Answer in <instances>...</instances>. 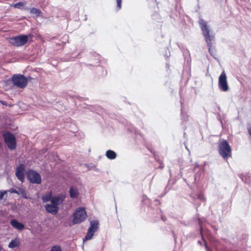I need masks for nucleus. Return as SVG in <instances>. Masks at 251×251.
<instances>
[{
    "instance_id": "nucleus-1",
    "label": "nucleus",
    "mask_w": 251,
    "mask_h": 251,
    "mask_svg": "<svg viewBox=\"0 0 251 251\" xmlns=\"http://www.w3.org/2000/svg\"><path fill=\"white\" fill-rule=\"evenodd\" d=\"M198 23L202 31V34L208 47V50L210 51L212 41L214 40L215 38L214 34H213L211 30L210 26L208 25V23L206 21L200 18L198 21Z\"/></svg>"
},
{
    "instance_id": "nucleus-2",
    "label": "nucleus",
    "mask_w": 251,
    "mask_h": 251,
    "mask_svg": "<svg viewBox=\"0 0 251 251\" xmlns=\"http://www.w3.org/2000/svg\"><path fill=\"white\" fill-rule=\"evenodd\" d=\"M198 23L202 31V34L208 47V50L210 51L212 41L214 40L215 38L214 34H213L211 30L210 26L208 25V23L206 21L200 18L198 21Z\"/></svg>"
},
{
    "instance_id": "nucleus-3",
    "label": "nucleus",
    "mask_w": 251,
    "mask_h": 251,
    "mask_svg": "<svg viewBox=\"0 0 251 251\" xmlns=\"http://www.w3.org/2000/svg\"><path fill=\"white\" fill-rule=\"evenodd\" d=\"M219 152L224 159H227L231 156V148L226 140L219 143Z\"/></svg>"
},
{
    "instance_id": "nucleus-4",
    "label": "nucleus",
    "mask_w": 251,
    "mask_h": 251,
    "mask_svg": "<svg viewBox=\"0 0 251 251\" xmlns=\"http://www.w3.org/2000/svg\"><path fill=\"white\" fill-rule=\"evenodd\" d=\"M87 216L84 208L78 207L73 215V224L75 225L81 223L86 219Z\"/></svg>"
},
{
    "instance_id": "nucleus-5",
    "label": "nucleus",
    "mask_w": 251,
    "mask_h": 251,
    "mask_svg": "<svg viewBox=\"0 0 251 251\" xmlns=\"http://www.w3.org/2000/svg\"><path fill=\"white\" fill-rule=\"evenodd\" d=\"M12 81L14 86L19 88H25L28 83L27 78L22 75L15 74L12 77Z\"/></svg>"
},
{
    "instance_id": "nucleus-6",
    "label": "nucleus",
    "mask_w": 251,
    "mask_h": 251,
    "mask_svg": "<svg viewBox=\"0 0 251 251\" xmlns=\"http://www.w3.org/2000/svg\"><path fill=\"white\" fill-rule=\"evenodd\" d=\"M28 36L20 35L10 38L11 43L17 47L25 45L27 42Z\"/></svg>"
},
{
    "instance_id": "nucleus-7",
    "label": "nucleus",
    "mask_w": 251,
    "mask_h": 251,
    "mask_svg": "<svg viewBox=\"0 0 251 251\" xmlns=\"http://www.w3.org/2000/svg\"><path fill=\"white\" fill-rule=\"evenodd\" d=\"M27 177L31 183L40 184L42 181L40 175L33 170H29L26 174Z\"/></svg>"
},
{
    "instance_id": "nucleus-8",
    "label": "nucleus",
    "mask_w": 251,
    "mask_h": 251,
    "mask_svg": "<svg viewBox=\"0 0 251 251\" xmlns=\"http://www.w3.org/2000/svg\"><path fill=\"white\" fill-rule=\"evenodd\" d=\"M4 138L5 143L9 149L13 150L16 148V139L13 134L9 132L6 133L4 134Z\"/></svg>"
},
{
    "instance_id": "nucleus-9",
    "label": "nucleus",
    "mask_w": 251,
    "mask_h": 251,
    "mask_svg": "<svg viewBox=\"0 0 251 251\" xmlns=\"http://www.w3.org/2000/svg\"><path fill=\"white\" fill-rule=\"evenodd\" d=\"M218 86L221 90L224 92L227 91L229 89L226 75L225 71H223L219 76Z\"/></svg>"
},
{
    "instance_id": "nucleus-10",
    "label": "nucleus",
    "mask_w": 251,
    "mask_h": 251,
    "mask_svg": "<svg viewBox=\"0 0 251 251\" xmlns=\"http://www.w3.org/2000/svg\"><path fill=\"white\" fill-rule=\"evenodd\" d=\"M25 168L23 164H20L16 169V176L18 179L23 182L25 179Z\"/></svg>"
},
{
    "instance_id": "nucleus-11",
    "label": "nucleus",
    "mask_w": 251,
    "mask_h": 251,
    "mask_svg": "<svg viewBox=\"0 0 251 251\" xmlns=\"http://www.w3.org/2000/svg\"><path fill=\"white\" fill-rule=\"evenodd\" d=\"M65 198V197L62 195L60 194L57 196L52 197L51 201V203L56 206L61 204Z\"/></svg>"
},
{
    "instance_id": "nucleus-12",
    "label": "nucleus",
    "mask_w": 251,
    "mask_h": 251,
    "mask_svg": "<svg viewBox=\"0 0 251 251\" xmlns=\"http://www.w3.org/2000/svg\"><path fill=\"white\" fill-rule=\"evenodd\" d=\"M46 210L50 214L55 215L59 210L58 206H56L52 204H47L45 206Z\"/></svg>"
},
{
    "instance_id": "nucleus-13",
    "label": "nucleus",
    "mask_w": 251,
    "mask_h": 251,
    "mask_svg": "<svg viewBox=\"0 0 251 251\" xmlns=\"http://www.w3.org/2000/svg\"><path fill=\"white\" fill-rule=\"evenodd\" d=\"M10 225L16 229L22 230L25 228V225L19 222L16 219H12L10 221Z\"/></svg>"
},
{
    "instance_id": "nucleus-14",
    "label": "nucleus",
    "mask_w": 251,
    "mask_h": 251,
    "mask_svg": "<svg viewBox=\"0 0 251 251\" xmlns=\"http://www.w3.org/2000/svg\"><path fill=\"white\" fill-rule=\"evenodd\" d=\"M70 196L72 198H76L79 195V191L77 187L71 186L70 189Z\"/></svg>"
},
{
    "instance_id": "nucleus-15",
    "label": "nucleus",
    "mask_w": 251,
    "mask_h": 251,
    "mask_svg": "<svg viewBox=\"0 0 251 251\" xmlns=\"http://www.w3.org/2000/svg\"><path fill=\"white\" fill-rule=\"evenodd\" d=\"M99 228V222L97 220H93L90 222V226L88 229L96 232Z\"/></svg>"
},
{
    "instance_id": "nucleus-16",
    "label": "nucleus",
    "mask_w": 251,
    "mask_h": 251,
    "mask_svg": "<svg viewBox=\"0 0 251 251\" xmlns=\"http://www.w3.org/2000/svg\"><path fill=\"white\" fill-rule=\"evenodd\" d=\"M20 243L19 239L16 238L11 241L8 245V247L11 249L16 248L19 246Z\"/></svg>"
},
{
    "instance_id": "nucleus-17",
    "label": "nucleus",
    "mask_w": 251,
    "mask_h": 251,
    "mask_svg": "<svg viewBox=\"0 0 251 251\" xmlns=\"http://www.w3.org/2000/svg\"><path fill=\"white\" fill-rule=\"evenodd\" d=\"M52 197V194L51 192L46 193L42 196V200L44 202H47L50 201Z\"/></svg>"
},
{
    "instance_id": "nucleus-18",
    "label": "nucleus",
    "mask_w": 251,
    "mask_h": 251,
    "mask_svg": "<svg viewBox=\"0 0 251 251\" xmlns=\"http://www.w3.org/2000/svg\"><path fill=\"white\" fill-rule=\"evenodd\" d=\"M105 155L109 159H114L117 156L116 152L112 150H108L106 152Z\"/></svg>"
},
{
    "instance_id": "nucleus-19",
    "label": "nucleus",
    "mask_w": 251,
    "mask_h": 251,
    "mask_svg": "<svg viewBox=\"0 0 251 251\" xmlns=\"http://www.w3.org/2000/svg\"><path fill=\"white\" fill-rule=\"evenodd\" d=\"M94 233L95 232L88 229L87 233L85 237V239H83V240L85 241L91 239L94 235Z\"/></svg>"
},
{
    "instance_id": "nucleus-20",
    "label": "nucleus",
    "mask_w": 251,
    "mask_h": 251,
    "mask_svg": "<svg viewBox=\"0 0 251 251\" xmlns=\"http://www.w3.org/2000/svg\"><path fill=\"white\" fill-rule=\"evenodd\" d=\"M30 13L32 14H35L37 17H39L41 13V11L35 8H32L30 10Z\"/></svg>"
},
{
    "instance_id": "nucleus-21",
    "label": "nucleus",
    "mask_w": 251,
    "mask_h": 251,
    "mask_svg": "<svg viewBox=\"0 0 251 251\" xmlns=\"http://www.w3.org/2000/svg\"><path fill=\"white\" fill-rule=\"evenodd\" d=\"M25 5V3L23 2H19L17 3L14 4L13 6L16 8L23 9L24 6Z\"/></svg>"
},
{
    "instance_id": "nucleus-22",
    "label": "nucleus",
    "mask_w": 251,
    "mask_h": 251,
    "mask_svg": "<svg viewBox=\"0 0 251 251\" xmlns=\"http://www.w3.org/2000/svg\"><path fill=\"white\" fill-rule=\"evenodd\" d=\"M18 195H21L22 197L25 199H27L26 193V191L23 188L19 189V194Z\"/></svg>"
},
{
    "instance_id": "nucleus-23",
    "label": "nucleus",
    "mask_w": 251,
    "mask_h": 251,
    "mask_svg": "<svg viewBox=\"0 0 251 251\" xmlns=\"http://www.w3.org/2000/svg\"><path fill=\"white\" fill-rule=\"evenodd\" d=\"M117 2V5L118 9H121L122 8V0H116Z\"/></svg>"
},
{
    "instance_id": "nucleus-24",
    "label": "nucleus",
    "mask_w": 251,
    "mask_h": 251,
    "mask_svg": "<svg viewBox=\"0 0 251 251\" xmlns=\"http://www.w3.org/2000/svg\"><path fill=\"white\" fill-rule=\"evenodd\" d=\"M50 251H61V249L59 246H54L52 248Z\"/></svg>"
},
{
    "instance_id": "nucleus-25",
    "label": "nucleus",
    "mask_w": 251,
    "mask_h": 251,
    "mask_svg": "<svg viewBox=\"0 0 251 251\" xmlns=\"http://www.w3.org/2000/svg\"><path fill=\"white\" fill-rule=\"evenodd\" d=\"M7 193V191H0V200H2Z\"/></svg>"
},
{
    "instance_id": "nucleus-26",
    "label": "nucleus",
    "mask_w": 251,
    "mask_h": 251,
    "mask_svg": "<svg viewBox=\"0 0 251 251\" xmlns=\"http://www.w3.org/2000/svg\"><path fill=\"white\" fill-rule=\"evenodd\" d=\"M9 192L11 193H14V194H19V191H17V190H16L14 188H11L10 190H7V192Z\"/></svg>"
},
{
    "instance_id": "nucleus-27",
    "label": "nucleus",
    "mask_w": 251,
    "mask_h": 251,
    "mask_svg": "<svg viewBox=\"0 0 251 251\" xmlns=\"http://www.w3.org/2000/svg\"><path fill=\"white\" fill-rule=\"evenodd\" d=\"M197 198L201 200H204V197L201 194H199L198 195H197Z\"/></svg>"
},
{
    "instance_id": "nucleus-28",
    "label": "nucleus",
    "mask_w": 251,
    "mask_h": 251,
    "mask_svg": "<svg viewBox=\"0 0 251 251\" xmlns=\"http://www.w3.org/2000/svg\"><path fill=\"white\" fill-rule=\"evenodd\" d=\"M161 218H162V220L164 221H165L166 220V218L163 216H162Z\"/></svg>"
},
{
    "instance_id": "nucleus-29",
    "label": "nucleus",
    "mask_w": 251,
    "mask_h": 251,
    "mask_svg": "<svg viewBox=\"0 0 251 251\" xmlns=\"http://www.w3.org/2000/svg\"><path fill=\"white\" fill-rule=\"evenodd\" d=\"M248 132H249L250 135L251 136V128H250L248 129Z\"/></svg>"
},
{
    "instance_id": "nucleus-30",
    "label": "nucleus",
    "mask_w": 251,
    "mask_h": 251,
    "mask_svg": "<svg viewBox=\"0 0 251 251\" xmlns=\"http://www.w3.org/2000/svg\"><path fill=\"white\" fill-rule=\"evenodd\" d=\"M212 47V46H211V47ZM209 53L211 54V55H213V54H212V50H211V48H210V51L209 50Z\"/></svg>"
},
{
    "instance_id": "nucleus-31",
    "label": "nucleus",
    "mask_w": 251,
    "mask_h": 251,
    "mask_svg": "<svg viewBox=\"0 0 251 251\" xmlns=\"http://www.w3.org/2000/svg\"><path fill=\"white\" fill-rule=\"evenodd\" d=\"M3 248L1 247V246L0 245V251H2Z\"/></svg>"
},
{
    "instance_id": "nucleus-32",
    "label": "nucleus",
    "mask_w": 251,
    "mask_h": 251,
    "mask_svg": "<svg viewBox=\"0 0 251 251\" xmlns=\"http://www.w3.org/2000/svg\"><path fill=\"white\" fill-rule=\"evenodd\" d=\"M186 149L187 150V151H189V149H188V148H187V146H186Z\"/></svg>"
}]
</instances>
